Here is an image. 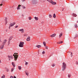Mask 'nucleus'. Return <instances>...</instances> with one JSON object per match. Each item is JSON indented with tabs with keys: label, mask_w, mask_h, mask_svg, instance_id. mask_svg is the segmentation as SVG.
Returning <instances> with one entry per match:
<instances>
[{
	"label": "nucleus",
	"mask_w": 78,
	"mask_h": 78,
	"mask_svg": "<svg viewBox=\"0 0 78 78\" xmlns=\"http://www.w3.org/2000/svg\"><path fill=\"white\" fill-rule=\"evenodd\" d=\"M66 67H67V65L66 64V63L64 62H63L62 63V72H64V71L66 70Z\"/></svg>",
	"instance_id": "f257e3e1"
},
{
	"label": "nucleus",
	"mask_w": 78,
	"mask_h": 78,
	"mask_svg": "<svg viewBox=\"0 0 78 78\" xmlns=\"http://www.w3.org/2000/svg\"><path fill=\"white\" fill-rule=\"evenodd\" d=\"M48 2L50 3L52 5H56V2H53L52 0H47Z\"/></svg>",
	"instance_id": "f03ea898"
},
{
	"label": "nucleus",
	"mask_w": 78,
	"mask_h": 78,
	"mask_svg": "<svg viewBox=\"0 0 78 78\" xmlns=\"http://www.w3.org/2000/svg\"><path fill=\"white\" fill-rule=\"evenodd\" d=\"M24 46V42L20 41L19 44V47H20L23 48Z\"/></svg>",
	"instance_id": "7ed1b4c3"
},
{
	"label": "nucleus",
	"mask_w": 78,
	"mask_h": 78,
	"mask_svg": "<svg viewBox=\"0 0 78 78\" xmlns=\"http://www.w3.org/2000/svg\"><path fill=\"white\" fill-rule=\"evenodd\" d=\"M32 3L33 4H34V5L37 4V0H32Z\"/></svg>",
	"instance_id": "20e7f679"
},
{
	"label": "nucleus",
	"mask_w": 78,
	"mask_h": 78,
	"mask_svg": "<svg viewBox=\"0 0 78 78\" xmlns=\"http://www.w3.org/2000/svg\"><path fill=\"white\" fill-rule=\"evenodd\" d=\"M15 24H16V23L15 22H14L13 23H10L9 26V29H10L11 27H13V26H14V25H15Z\"/></svg>",
	"instance_id": "39448f33"
},
{
	"label": "nucleus",
	"mask_w": 78,
	"mask_h": 78,
	"mask_svg": "<svg viewBox=\"0 0 78 78\" xmlns=\"http://www.w3.org/2000/svg\"><path fill=\"white\" fill-rule=\"evenodd\" d=\"M13 56H14V58H15V61H16L17 60V59L18 58V56H19V55H13Z\"/></svg>",
	"instance_id": "423d86ee"
},
{
	"label": "nucleus",
	"mask_w": 78,
	"mask_h": 78,
	"mask_svg": "<svg viewBox=\"0 0 78 78\" xmlns=\"http://www.w3.org/2000/svg\"><path fill=\"white\" fill-rule=\"evenodd\" d=\"M7 42V40H4L2 42V45H5L6 44V43Z\"/></svg>",
	"instance_id": "0eeeda50"
},
{
	"label": "nucleus",
	"mask_w": 78,
	"mask_h": 78,
	"mask_svg": "<svg viewBox=\"0 0 78 78\" xmlns=\"http://www.w3.org/2000/svg\"><path fill=\"white\" fill-rule=\"evenodd\" d=\"M8 57L9 58V61H10L11 60V59H12L13 58V57H12V55H8Z\"/></svg>",
	"instance_id": "6e6552de"
},
{
	"label": "nucleus",
	"mask_w": 78,
	"mask_h": 78,
	"mask_svg": "<svg viewBox=\"0 0 78 78\" xmlns=\"http://www.w3.org/2000/svg\"><path fill=\"white\" fill-rule=\"evenodd\" d=\"M4 48V45L2 44L0 46V50H3Z\"/></svg>",
	"instance_id": "1a4fd4ad"
},
{
	"label": "nucleus",
	"mask_w": 78,
	"mask_h": 78,
	"mask_svg": "<svg viewBox=\"0 0 78 78\" xmlns=\"http://www.w3.org/2000/svg\"><path fill=\"white\" fill-rule=\"evenodd\" d=\"M56 35V34H54L51 35L50 36V37H51L53 38V37H55V36Z\"/></svg>",
	"instance_id": "9d476101"
},
{
	"label": "nucleus",
	"mask_w": 78,
	"mask_h": 78,
	"mask_svg": "<svg viewBox=\"0 0 78 78\" xmlns=\"http://www.w3.org/2000/svg\"><path fill=\"white\" fill-rule=\"evenodd\" d=\"M19 31L21 32V33H24V29H21L19 30Z\"/></svg>",
	"instance_id": "9b49d317"
},
{
	"label": "nucleus",
	"mask_w": 78,
	"mask_h": 78,
	"mask_svg": "<svg viewBox=\"0 0 78 78\" xmlns=\"http://www.w3.org/2000/svg\"><path fill=\"white\" fill-rule=\"evenodd\" d=\"M30 38L31 37L30 36L27 37V41H31Z\"/></svg>",
	"instance_id": "f8f14e48"
},
{
	"label": "nucleus",
	"mask_w": 78,
	"mask_h": 78,
	"mask_svg": "<svg viewBox=\"0 0 78 78\" xmlns=\"http://www.w3.org/2000/svg\"><path fill=\"white\" fill-rule=\"evenodd\" d=\"M21 5H18V6L17 7V10H20V7L21 6Z\"/></svg>",
	"instance_id": "ddd939ff"
},
{
	"label": "nucleus",
	"mask_w": 78,
	"mask_h": 78,
	"mask_svg": "<svg viewBox=\"0 0 78 78\" xmlns=\"http://www.w3.org/2000/svg\"><path fill=\"white\" fill-rule=\"evenodd\" d=\"M35 47H37L38 48H41V45H37L35 46Z\"/></svg>",
	"instance_id": "4468645a"
},
{
	"label": "nucleus",
	"mask_w": 78,
	"mask_h": 78,
	"mask_svg": "<svg viewBox=\"0 0 78 78\" xmlns=\"http://www.w3.org/2000/svg\"><path fill=\"white\" fill-rule=\"evenodd\" d=\"M18 68L20 70H22V66H18Z\"/></svg>",
	"instance_id": "2eb2a0df"
},
{
	"label": "nucleus",
	"mask_w": 78,
	"mask_h": 78,
	"mask_svg": "<svg viewBox=\"0 0 78 78\" xmlns=\"http://www.w3.org/2000/svg\"><path fill=\"white\" fill-rule=\"evenodd\" d=\"M34 19L36 21H37V20H39V19H38V17H36V16H35L34 17Z\"/></svg>",
	"instance_id": "dca6fc26"
},
{
	"label": "nucleus",
	"mask_w": 78,
	"mask_h": 78,
	"mask_svg": "<svg viewBox=\"0 0 78 78\" xmlns=\"http://www.w3.org/2000/svg\"><path fill=\"white\" fill-rule=\"evenodd\" d=\"M68 53H70L71 55V57H72L73 56V53L71 52H68Z\"/></svg>",
	"instance_id": "f3484780"
},
{
	"label": "nucleus",
	"mask_w": 78,
	"mask_h": 78,
	"mask_svg": "<svg viewBox=\"0 0 78 78\" xmlns=\"http://www.w3.org/2000/svg\"><path fill=\"white\" fill-rule=\"evenodd\" d=\"M62 36V33H60L59 34V38H61V36Z\"/></svg>",
	"instance_id": "a211bd4d"
},
{
	"label": "nucleus",
	"mask_w": 78,
	"mask_h": 78,
	"mask_svg": "<svg viewBox=\"0 0 78 78\" xmlns=\"http://www.w3.org/2000/svg\"><path fill=\"white\" fill-rule=\"evenodd\" d=\"M13 38V36H11V37H10L9 39V41H11L12 39Z\"/></svg>",
	"instance_id": "6ab92c4d"
},
{
	"label": "nucleus",
	"mask_w": 78,
	"mask_h": 78,
	"mask_svg": "<svg viewBox=\"0 0 78 78\" xmlns=\"http://www.w3.org/2000/svg\"><path fill=\"white\" fill-rule=\"evenodd\" d=\"M43 44L44 47H46V42H45V41H44L43 42Z\"/></svg>",
	"instance_id": "aec40b11"
},
{
	"label": "nucleus",
	"mask_w": 78,
	"mask_h": 78,
	"mask_svg": "<svg viewBox=\"0 0 78 78\" xmlns=\"http://www.w3.org/2000/svg\"><path fill=\"white\" fill-rule=\"evenodd\" d=\"M1 78H5V75L3 74L1 76Z\"/></svg>",
	"instance_id": "412c9836"
},
{
	"label": "nucleus",
	"mask_w": 78,
	"mask_h": 78,
	"mask_svg": "<svg viewBox=\"0 0 78 78\" xmlns=\"http://www.w3.org/2000/svg\"><path fill=\"white\" fill-rule=\"evenodd\" d=\"M28 20H31L32 19V18L31 17V16H29L28 17Z\"/></svg>",
	"instance_id": "4be33fe9"
},
{
	"label": "nucleus",
	"mask_w": 78,
	"mask_h": 78,
	"mask_svg": "<svg viewBox=\"0 0 78 78\" xmlns=\"http://www.w3.org/2000/svg\"><path fill=\"white\" fill-rule=\"evenodd\" d=\"M12 65L13 66V67H15V64H14V63L13 62H12Z\"/></svg>",
	"instance_id": "5701e85b"
},
{
	"label": "nucleus",
	"mask_w": 78,
	"mask_h": 78,
	"mask_svg": "<svg viewBox=\"0 0 78 78\" xmlns=\"http://www.w3.org/2000/svg\"><path fill=\"white\" fill-rule=\"evenodd\" d=\"M21 6L23 9H26V7L25 6L22 5Z\"/></svg>",
	"instance_id": "b1692460"
},
{
	"label": "nucleus",
	"mask_w": 78,
	"mask_h": 78,
	"mask_svg": "<svg viewBox=\"0 0 78 78\" xmlns=\"http://www.w3.org/2000/svg\"><path fill=\"white\" fill-rule=\"evenodd\" d=\"M74 27L75 28H77V27H78V26H77V24H74Z\"/></svg>",
	"instance_id": "393cba45"
},
{
	"label": "nucleus",
	"mask_w": 78,
	"mask_h": 78,
	"mask_svg": "<svg viewBox=\"0 0 78 78\" xmlns=\"http://www.w3.org/2000/svg\"><path fill=\"white\" fill-rule=\"evenodd\" d=\"M53 17L54 18H56V15L55 13H54L53 15Z\"/></svg>",
	"instance_id": "a878e982"
},
{
	"label": "nucleus",
	"mask_w": 78,
	"mask_h": 78,
	"mask_svg": "<svg viewBox=\"0 0 78 78\" xmlns=\"http://www.w3.org/2000/svg\"><path fill=\"white\" fill-rule=\"evenodd\" d=\"M73 16H74V17H76V16H77V15H76V14L75 13H73Z\"/></svg>",
	"instance_id": "bb28decb"
},
{
	"label": "nucleus",
	"mask_w": 78,
	"mask_h": 78,
	"mask_svg": "<svg viewBox=\"0 0 78 78\" xmlns=\"http://www.w3.org/2000/svg\"><path fill=\"white\" fill-rule=\"evenodd\" d=\"M25 73H26V75H27V76H28L29 73L25 72Z\"/></svg>",
	"instance_id": "cd10ccee"
},
{
	"label": "nucleus",
	"mask_w": 78,
	"mask_h": 78,
	"mask_svg": "<svg viewBox=\"0 0 78 78\" xmlns=\"http://www.w3.org/2000/svg\"><path fill=\"white\" fill-rule=\"evenodd\" d=\"M63 43V41H60L59 42V43H58V44H62Z\"/></svg>",
	"instance_id": "c85d7f7f"
},
{
	"label": "nucleus",
	"mask_w": 78,
	"mask_h": 78,
	"mask_svg": "<svg viewBox=\"0 0 78 78\" xmlns=\"http://www.w3.org/2000/svg\"><path fill=\"white\" fill-rule=\"evenodd\" d=\"M52 67H54L55 66H56V65L55 64H53L52 65Z\"/></svg>",
	"instance_id": "c756f323"
},
{
	"label": "nucleus",
	"mask_w": 78,
	"mask_h": 78,
	"mask_svg": "<svg viewBox=\"0 0 78 78\" xmlns=\"http://www.w3.org/2000/svg\"><path fill=\"white\" fill-rule=\"evenodd\" d=\"M49 17L51 19V18L52 17V16L51 15L49 14Z\"/></svg>",
	"instance_id": "7c9ffc66"
},
{
	"label": "nucleus",
	"mask_w": 78,
	"mask_h": 78,
	"mask_svg": "<svg viewBox=\"0 0 78 78\" xmlns=\"http://www.w3.org/2000/svg\"><path fill=\"white\" fill-rule=\"evenodd\" d=\"M28 64V62H26V63H25V65L26 66H27Z\"/></svg>",
	"instance_id": "2f4dec72"
},
{
	"label": "nucleus",
	"mask_w": 78,
	"mask_h": 78,
	"mask_svg": "<svg viewBox=\"0 0 78 78\" xmlns=\"http://www.w3.org/2000/svg\"><path fill=\"white\" fill-rule=\"evenodd\" d=\"M45 48L46 49V50H48V46H45Z\"/></svg>",
	"instance_id": "473e14b6"
},
{
	"label": "nucleus",
	"mask_w": 78,
	"mask_h": 78,
	"mask_svg": "<svg viewBox=\"0 0 78 78\" xmlns=\"http://www.w3.org/2000/svg\"><path fill=\"white\" fill-rule=\"evenodd\" d=\"M14 68H13L12 69H11V72H13V70H14Z\"/></svg>",
	"instance_id": "72a5a7b5"
},
{
	"label": "nucleus",
	"mask_w": 78,
	"mask_h": 78,
	"mask_svg": "<svg viewBox=\"0 0 78 78\" xmlns=\"http://www.w3.org/2000/svg\"><path fill=\"white\" fill-rule=\"evenodd\" d=\"M45 51H43L42 52V54H43V55H44V54H45Z\"/></svg>",
	"instance_id": "f704fd0d"
},
{
	"label": "nucleus",
	"mask_w": 78,
	"mask_h": 78,
	"mask_svg": "<svg viewBox=\"0 0 78 78\" xmlns=\"http://www.w3.org/2000/svg\"><path fill=\"white\" fill-rule=\"evenodd\" d=\"M78 37V34H76L75 37V38H74V39H75V38H76V37Z\"/></svg>",
	"instance_id": "c9c22d12"
},
{
	"label": "nucleus",
	"mask_w": 78,
	"mask_h": 78,
	"mask_svg": "<svg viewBox=\"0 0 78 78\" xmlns=\"http://www.w3.org/2000/svg\"><path fill=\"white\" fill-rule=\"evenodd\" d=\"M68 78H70V76H71V75L69 74L68 75Z\"/></svg>",
	"instance_id": "e433bc0d"
},
{
	"label": "nucleus",
	"mask_w": 78,
	"mask_h": 78,
	"mask_svg": "<svg viewBox=\"0 0 78 78\" xmlns=\"http://www.w3.org/2000/svg\"><path fill=\"white\" fill-rule=\"evenodd\" d=\"M23 36L24 37L27 36V34H24L23 35Z\"/></svg>",
	"instance_id": "4c0bfd02"
},
{
	"label": "nucleus",
	"mask_w": 78,
	"mask_h": 78,
	"mask_svg": "<svg viewBox=\"0 0 78 78\" xmlns=\"http://www.w3.org/2000/svg\"><path fill=\"white\" fill-rule=\"evenodd\" d=\"M8 43L9 44H10V40H9Z\"/></svg>",
	"instance_id": "58836bf2"
},
{
	"label": "nucleus",
	"mask_w": 78,
	"mask_h": 78,
	"mask_svg": "<svg viewBox=\"0 0 78 78\" xmlns=\"http://www.w3.org/2000/svg\"><path fill=\"white\" fill-rule=\"evenodd\" d=\"M6 72H9V69H6Z\"/></svg>",
	"instance_id": "ea45409f"
},
{
	"label": "nucleus",
	"mask_w": 78,
	"mask_h": 78,
	"mask_svg": "<svg viewBox=\"0 0 78 78\" xmlns=\"http://www.w3.org/2000/svg\"><path fill=\"white\" fill-rule=\"evenodd\" d=\"M10 78H14V77H13V76H10Z\"/></svg>",
	"instance_id": "a19ab883"
},
{
	"label": "nucleus",
	"mask_w": 78,
	"mask_h": 78,
	"mask_svg": "<svg viewBox=\"0 0 78 78\" xmlns=\"http://www.w3.org/2000/svg\"><path fill=\"white\" fill-rule=\"evenodd\" d=\"M5 21H7V18H6V17L5 18Z\"/></svg>",
	"instance_id": "79ce46f5"
},
{
	"label": "nucleus",
	"mask_w": 78,
	"mask_h": 78,
	"mask_svg": "<svg viewBox=\"0 0 78 78\" xmlns=\"http://www.w3.org/2000/svg\"><path fill=\"white\" fill-rule=\"evenodd\" d=\"M18 27V26H16L15 27V28H17Z\"/></svg>",
	"instance_id": "37998d69"
},
{
	"label": "nucleus",
	"mask_w": 78,
	"mask_h": 78,
	"mask_svg": "<svg viewBox=\"0 0 78 78\" xmlns=\"http://www.w3.org/2000/svg\"><path fill=\"white\" fill-rule=\"evenodd\" d=\"M22 17H24V15L22 14Z\"/></svg>",
	"instance_id": "c03bdc74"
},
{
	"label": "nucleus",
	"mask_w": 78,
	"mask_h": 78,
	"mask_svg": "<svg viewBox=\"0 0 78 78\" xmlns=\"http://www.w3.org/2000/svg\"><path fill=\"white\" fill-rule=\"evenodd\" d=\"M76 64H78V62H76Z\"/></svg>",
	"instance_id": "a18cd8bd"
},
{
	"label": "nucleus",
	"mask_w": 78,
	"mask_h": 78,
	"mask_svg": "<svg viewBox=\"0 0 78 78\" xmlns=\"http://www.w3.org/2000/svg\"><path fill=\"white\" fill-rule=\"evenodd\" d=\"M7 23V21H5V24H6Z\"/></svg>",
	"instance_id": "49530a36"
},
{
	"label": "nucleus",
	"mask_w": 78,
	"mask_h": 78,
	"mask_svg": "<svg viewBox=\"0 0 78 78\" xmlns=\"http://www.w3.org/2000/svg\"><path fill=\"white\" fill-rule=\"evenodd\" d=\"M13 78H16V77L15 76H14Z\"/></svg>",
	"instance_id": "de8ad7c7"
},
{
	"label": "nucleus",
	"mask_w": 78,
	"mask_h": 78,
	"mask_svg": "<svg viewBox=\"0 0 78 78\" xmlns=\"http://www.w3.org/2000/svg\"><path fill=\"white\" fill-rule=\"evenodd\" d=\"M2 5H3V4H1L0 6H2Z\"/></svg>",
	"instance_id": "09e8293b"
},
{
	"label": "nucleus",
	"mask_w": 78,
	"mask_h": 78,
	"mask_svg": "<svg viewBox=\"0 0 78 78\" xmlns=\"http://www.w3.org/2000/svg\"><path fill=\"white\" fill-rule=\"evenodd\" d=\"M25 0H23L22 2H25Z\"/></svg>",
	"instance_id": "8fccbe9b"
},
{
	"label": "nucleus",
	"mask_w": 78,
	"mask_h": 78,
	"mask_svg": "<svg viewBox=\"0 0 78 78\" xmlns=\"http://www.w3.org/2000/svg\"><path fill=\"white\" fill-rule=\"evenodd\" d=\"M0 63H1V60L0 59Z\"/></svg>",
	"instance_id": "3c124183"
},
{
	"label": "nucleus",
	"mask_w": 78,
	"mask_h": 78,
	"mask_svg": "<svg viewBox=\"0 0 78 78\" xmlns=\"http://www.w3.org/2000/svg\"><path fill=\"white\" fill-rule=\"evenodd\" d=\"M14 54H15V55H16V54H15V53H14Z\"/></svg>",
	"instance_id": "603ef678"
},
{
	"label": "nucleus",
	"mask_w": 78,
	"mask_h": 78,
	"mask_svg": "<svg viewBox=\"0 0 78 78\" xmlns=\"http://www.w3.org/2000/svg\"><path fill=\"white\" fill-rule=\"evenodd\" d=\"M63 10H64V9H62V11H63Z\"/></svg>",
	"instance_id": "864d4df0"
},
{
	"label": "nucleus",
	"mask_w": 78,
	"mask_h": 78,
	"mask_svg": "<svg viewBox=\"0 0 78 78\" xmlns=\"http://www.w3.org/2000/svg\"><path fill=\"white\" fill-rule=\"evenodd\" d=\"M0 5H1V4H0Z\"/></svg>",
	"instance_id": "5fc2aeb1"
}]
</instances>
